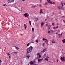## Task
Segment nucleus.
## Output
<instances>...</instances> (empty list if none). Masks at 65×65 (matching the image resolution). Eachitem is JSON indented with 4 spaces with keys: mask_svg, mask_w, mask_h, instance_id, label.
<instances>
[{
    "mask_svg": "<svg viewBox=\"0 0 65 65\" xmlns=\"http://www.w3.org/2000/svg\"><path fill=\"white\" fill-rule=\"evenodd\" d=\"M62 52H63L64 51V49H62Z\"/></svg>",
    "mask_w": 65,
    "mask_h": 65,
    "instance_id": "09e8293b",
    "label": "nucleus"
},
{
    "mask_svg": "<svg viewBox=\"0 0 65 65\" xmlns=\"http://www.w3.org/2000/svg\"><path fill=\"white\" fill-rule=\"evenodd\" d=\"M37 7V6L35 5L34 6H33L32 7V8H35V7Z\"/></svg>",
    "mask_w": 65,
    "mask_h": 65,
    "instance_id": "dca6fc26",
    "label": "nucleus"
},
{
    "mask_svg": "<svg viewBox=\"0 0 65 65\" xmlns=\"http://www.w3.org/2000/svg\"><path fill=\"white\" fill-rule=\"evenodd\" d=\"M41 57V56L40 55H39L38 57H36V58L37 59H39V58H40Z\"/></svg>",
    "mask_w": 65,
    "mask_h": 65,
    "instance_id": "f8f14e48",
    "label": "nucleus"
},
{
    "mask_svg": "<svg viewBox=\"0 0 65 65\" xmlns=\"http://www.w3.org/2000/svg\"><path fill=\"white\" fill-rule=\"evenodd\" d=\"M40 3H42V0H40Z\"/></svg>",
    "mask_w": 65,
    "mask_h": 65,
    "instance_id": "bb28decb",
    "label": "nucleus"
},
{
    "mask_svg": "<svg viewBox=\"0 0 65 65\" xmlns=\"http://www.w3.org/2000/svg\"><path fill=\"white\" fill-rule=\"evenodd\" d=\"M9 58H10V56H9Z\"/></svg>",
    "mask_w": 65,
    "mask_h": 65,
    "instance_id": "0e129e2a",
    "label": "nucleus"
},
{
    "mask_svg": "<svg viewBox=\"0 0 65 65\" xmlns=\"http://www.w3.org/2000/svg\"><path fill=\"white\" fill-rule=\"evenodd\" d=\"M5 5H6V4H3L2 6H5Z\"/></svg>",
    "mask_w": 65,
    "mask_h": 65,
    "instance_id": "cd10ccee",
    "label": "nucleus"
},
{
    "mask_svg": "<svg viewBox=\"0 0 65 65\" xmlns=\"http://www.w3.org/2000/svg\"><path fill=\"white\" fill-rule=\"evenodd\" d=\"M27 53H31V52L32 51V50H31L29 48H28L27 49Z\"/></svg>",
    "mask_w": 65,
    "mask_h": 65,
    "instance_id": "7ed1b4c3",
    "label": "nucleus"
},
{
    "mask_svg": "<svg viewBox=\"0 0 65 65\" xmlns=\"http://www.w3.org/2000/svg\"><path fill=\"white\" fill-rule=\"evenodd\" d=\"M63 29V28H61V30L62 29Z\"/></svg>",
    "mask_w": 65,
    "mask_h": 65,
    "instance_id": "052dcab7",
    "label": "nucleus"
},
{
    "mask_svg": "<svg viewBox=\"0 0 65 65\" xmlns=\"http://www.w3.org/2000/svg\"><path fill=\"white\" fill-rule=\"evenodd\" d=\"M29 24H30L31 23V21H30L29 22Z\"/></svg>",
    "mask_w": 65,
    "mask_h": 65,
    "instance_id": "3c124183",
    "label": "nucleus"
},
{
    "mask_svg": "<svg viewBox=\"0 0 65 65\" xmlns=\"http://www.w3.org/2000/svg\"><path fill=\"white\" fill-rule=\"evenodd\" d=\"M13 53H14V54H17V53H18V52H13L12 53V54H13Z\"/></svg>",
    "mask_w": 65,
    "mask_h": 65,
    "instance_id": "4be33fe9",
    "label": "nucleus"
},
{
    "mask_svg": "<svg viewBox=\"0 0 65 65\" xmlns=\"http://www.w3.org/2000/svg\"><path fill=\"white\" fill-rule=\"evenodd\" d=\"M60 6H57V8H58V9H60Z\"/></svg>",
    "mask_w": 65,
    "mask_h": 65,
    "instance_id": "393cba45",
    "label": "nucleus"
},
{
    "mask_svg": "<svg viewBox=\"0 0 65 65\" xmlns=\"http://www.w3.org/2000/svg\"><path fill=\"white\" fill-rule=\"evenodd\" d=\"M33 65H38V64H34Z\"/></svg>",
    "mask_w": 65,
    "mask_h": 65,
    "instance_id": "603ef678",
    "label": "nucleus"
},
{
    "mask_svg": "<svg viewBox=\"0 0 65 65\" xmlns=\"http://www.w3.org/2000/svg\"><path fill=\"white\" fill-rule=\"evenodd\" d=\"M32 32H34V28H32Z\"/></svg>",
    "mask_w": 65,
    "mask_h": 65,
    "instance_id": "c756f323",
    "label": "nucleus"
},
{
    "mask_svg": "<svg viewBox=\"0 0 65 65\" xmlns=\"http://www.w3.org/2000/svg\"><path fill=\"white\" fill-rule=\"evenodd\" d=\"M45 38H43V41H44V40H45Z\"/></svg>",
    "mask_w": 65,
    "mask_h": 65,
    "instance_id": "ea45409f",
    "label": "nucleus"
},
{
    "mask_svg": "<svg viewBox=\"0 0 65 65\" xmlns=\"http://www.w3.org/2000/svg\"><path fill=\"white\" fill-rule=\"evenodd\" d=\"M62 42H63V43H65V39H64L62 40Z\"/></svg>",
    "mask_w": 65,
    "mask_h": 65,
    "instance_id": "aec40b11",
    "label": "nucleus"
},
{
    "mask_svg": "<svg viewBox=\"0 0 65 65\" xmlns=\"http://www.w3.org/2000/svg\"><path fill=\"white\" fill-rule=\"evenodd\" d=\"M1 60H0V65H1Z\"/></svg>",
    "mask_w": 65,
    "mask_h": 65,
    "instance_id": "c85d7f7f",
    "label": "nucleus"
},
{
    "mask_svg": "<svg viewBox=\"0 0 65 65\" xmlns=\"http://www.w3.org/2000/svg\"><path fill=\"white\" fill-rule=\"evenodd\" d=\"M40 13H43V12L42 11H40Z\"/></svg>",
    "mask_w": 65,
    "mask_h": 65,
    "instance_id": "72a5a7b5",
    "label": "nucleus"
},
{
    "mask_svg": "<svg viewBox=\"0 0 65 65\" xmlns=\"http://www.w3.org/2000/svg\"><path fill=\"white\" fill-rule=\"evenodd\" d=\"M44 4L45 5H48V2H46Z\"/></svg>",
    "mask_w": 65,
    "mask_h": 65,
    "instance_id": "a211bd4d",
    "label": "nucleus"
},
{
    "mask_svg": "<svg viewBox=\"0 0 65 65\" xmlns=\"http://www.w3.org/2000/svg\"><path fill=\"white\" fill-rule=\"evenodd\" d=\"M45 42H46V44H48V40L46 41H45Z\"/></svg>",
    "mask_w": 65,
    "mask_h": 65,
    "instance_id": "412c9836",
    "label": "nucleus"
},
{
    "mask_svg": "<svg viewBox=\"0 0 65 65\" xmlns=\"http://www.w3.org/2000/svg\"><path fill=\"white\" fill-rule=\"evenodd\" d=\"M33 64H34V62H32V61H31L30 63V64H31V65H32Z\"/></svg>",
    "mask_w": 65,
    "mask_h": 65,
    "instance_id": "5701e85b",
    "label": "nucleus"
},
{
    "mask_svg": "<svg viewBox=\"0 0 65 65\" xmlns=\"http://www.w3.org/2000/svg\"><path fill=\"white\" fill-rule=\"evenodd\" d=\"M43 58H42V59H38V61L39 62H40H40H41V61H43Z\"/></svg>",
    "mask_w": 65,
    "mask_h": 65,
    "instance_id": "6e6552de",
    "label": "nucleus"
},
{
    "mask_svg": "<svg viewBox=\"0 0 65 65\" xmlns=\"http://www.w3.org/2000/svg\"><path fill=\"white\" fill-rule=\"evenodd\" d=\"M52 13L53 14H55V13H54V12H52Z\"/></svg>",
    "mask_w": 65,
    "mask_h": 65,
    "instance_id": "13d9d810",
    "label": "nucleus"
},
{
    "mask_svg": "<svg viewBox=\"0 0 65 65\" xmlns=\"http://www.w3.org/2000/svg\"><path fill=\"white\" fill-rule=\"evenodd\" d=\"M56 29H58V26H57L56 27Z\"/></svg>",
    "mask_w": 65,
    "mask_h": 65,
    "instance_id": "c03bdc74",
    "label": "nucleus"
},
{
    "mask_svg": "<svg viewBox=\"0 0 65 65\" xmlns=\"http://www.w3.org/2000/svg\"><path fill=\"white\" fill-rule=\"evenodd\" d=\"M28 53V52H27L26 54V55H25V58H26V59H29L30 58V54Z\"/></svg>",
    "mask_w": 65,
    "mask_h": 65,
    "instance_id": "f257e3e1",
    "label": "nucleus"
},
{
    "mask_svg": "<svg viewBox=\"0 0 65 65\" xmlns=\"http://www.w3.org/2000/svg\"><path fill=\"white\" fill-rule=\"evenodd\" d=\"M55 19V20H57V19L56 18V19Z\"/></svg>",
    "mask_w": 65,
    "mask_h": 65,
    "instance_id": "5fc2aeb1",
    "label": "nucleus"
},
{
    "mask_svg": "<svg viewBox=\"0 0 65 65\" xmlns=\"http://www.w3.org/2000/svg\"><path fill=\"white\" fill-rule=\"evenodd\" d=\"M35 20L36 21H38L39 20V18H36L35 19Z\"/></svg>",
    "mask_w": 65,
    "mask_h": 65,
    "instance_id": "1a4fd4ad",
    "label": "nucleus"
},
{
    "mask_svg": "<svg viewBox=\"0 0 65 65\" xmlns=\"http://www.w3.org/2000/svg\"><path fill=\"white\" fill-rule=\"evenodd\" d=\"M61 5H62V6H64V5H63V3L62 2H61Z\"/></svg>",
    "mask_w": 65,
    "mask_h": 65,
    "instance_id": "a878e982",
    "label": "nucleus"
},
{
    "mask_svg": "<svg viewBox=\"0 0 65 65\" xmlns=\"http://www.w3.org/2000/svg\"><path fill=\"white\" fill-rule=\"evenodd\" d=\"M37 55H40V54H39V53H37Z\"/></svg>",
    "mask_w": 65,
    "mask_h": 65,
    "instance_id": "a19ab883",
    "label": "nucleus"
},
{
    "mask_svg": "<svg viewBox=\"0 0 65 65\" xmlns=\"http://www.w3.org/2000/svg\"><path fill=\"white\" fill-rule=\"evenodd\" d=\"M53 28H54V29L55 30H56V27H53Z\"/></svg>",
    "mask_w": 65,
    "mask_h": 65,
    "instance_id": "c9c22d12",
    "label": "nucleus"
},
{
    "mask_svg": "<svg viewBox=\"0 0 65 65\" xmlns=\"http://www.w3.org/2000/svg\"><path fill=\"white\" fill-rule=\"evenodd\" d=\"M42 11V10L41 9L40 10V11Z\"/></svg>",
    "mask_w": 65,
    "mask_h": 65,
    "instance_id": "49530a36",
    "label": "nucleus"
},
{
    "mask_svg": "<svg viewBox=\"0 0 65 65\" xmlns=\"http://www.w3.org/2000/svg\"><path fill=\"white\" fill-rule=\"evenodd\" d=\"M62 54H63V55H64V54H65V53H63V52H62Z\"/></svg>",
    "mask_w": 65,
    "mask_h": 65,
    "instance_id": "a18cd8bd",
    "label": "nucleus"
},
{
    "mask_svg": "<svg viewBox=\"0 0 65 65\" xmlns=\"http://www.w3.org/2000/svg\"><path fill=\"white\" fill-rule=\"evenodd\" d=\"M58 35L59 37H61L62 36V34L61 33V34H59Z\"/></svg>",
    "mask_w": 65,
    "mask_h": 65,
    "instance_id": "9b49d317",
    "label": "nucleus"
},
{
    "mask_svg": "<svg viewBox=\"0 0 65 65\" xmlns=\"http://www.w3.org/2000/svg\"><path fill=\"white\" fill-rule=\"evenodd\" d=\"M23 1H25V0H22Z\"/></svg>",
    "mask_w": 65,
    "mask_h": 65,
    "instance_id": "338daca9",
    "label": "nucleus"
},
{
    "mask_svg": "<svg viewBox=\"0 0 65 65\" xmlns=\"http://www.w3.org/2000/svg\"><path fill=\"white\" fill-rule=\"evenodd\" d=\"M28 48L31 50H32V49H33V47H32V46H30Z\"/></svg>",
    "mask_w": 65,
    "mask_h": 65,
    "instance_id": "2eb2a0df",
    "label": "nucleus"
},
{
    "mask_svg": "<svg viewBox=\"0 0 65 65\" xmlns=\"http://www.w3.org/2000/svg\"><path fill=\"white\" fill-rule=\"evenodd\" d=\"M39 7H41V4L39 5Z\"/></svg>",
    "mask_w": 65,
    "mask_h": 65,
    "instance_id": "4c0bfd02",
    "label": "nucleus"
},
{
    "mask_svg": "<svg viewBox=\"0 0 65 65\" xmlns=\"http://www.w3.org/2000/svg\"><path fill=\"white\" fill-rule=\"evenodd\" d=\"M63 4H64V5H65V3H63Z\"/></svg>",
    "mask_w": 65,
    "mask_h": 65,
    "instance_id": "bf43d9fd",
    "label": "nucleus"
},
{
    "mask_svg": "<svg viewBox=\"0 0 65 65\" xmlns=\"http://www.w3.org/2000/svg\"><path fill=\"white\" fill-rule=\"evenodd\" d=\"M48 29L49 30V29H50V27L49 26H48Z\"/></svg>",
    "mask_w": 65,
    "mask_h": 65,
    "instance_id": "f704fd0d",
    "label": "nucleus"
},
{
    "mask_svg": "<svg viewBox=\"0 0 65 65\" xmlns=\"http://www.w3.org/2000/svg\"><path fill=\"white\" fill-rule=\"evenodd\" d=\"M60 9H61V10H64V9H65L63 7V6H60Z\"/></svg>",
    "mask_w": 65,
    "mask_h": 65,
    "instance_id": "0eeeda50",
    "label": "nucleus"
},
{
    "mask_svg": "<svg viewBox=\"0 0 65 65\" xmlns=\"http://www.w3.org/2000/svg\"><path fill=\"white\" fill-rule=\"evenodd\" d=\"M48 25V24H46V27H47V26Z\"/></svg>",
    "mask_w": 65,
    "mask_h": 65,
    "instance_id": "de8ad7c7",
    "label": "nucleus"
},
{
    "mask_svg": "<svg viewBox=\"0 0 65 65\" xmlns=\"http://www.w3.org/2000/svg\"><path fill=\"white\" fill-rule=\"evenodd\" d=\"M27 25H26V24H25V29H26L27 28Z\"/></svg>",
    "mask_w": 65,
    "mask_h": 65,
    "instance_id": "6ab92c4d",
    "label": "nucleus"
},
{
    "mask_svg": "<svg viewBox=\"0 0 65 65\" xmlns=\"http://www.w3.org/2000/svg\"><path fill=\"white\" fill-rule=\"evenodd\" d=\"M46 20H47V19H45V21H46Z\"/></svg>",
    "mask_w": 65,
    "mask_h": 65,
    "instance_id": "680f3d73",
    "label": "nucleus"
},
{
    "mask_svg": "<svg viewBox=\"0 0 65 65\" xmlns=\"http://www.w3.org/2000/svg\"><path fill=\"white\" fill-rule=\"evenodd\" d=\"M58 34V33H56V34Z\"/></svg>",
    "mask_w": 65,
    "mask_h": 65,
    "instance_id": "6e6d98bb",
    "label": "nucleus"
},
{
    "mask_svg": "<svg viewBox=\"0 0 65 65\" xmlns=\"http://www.w3.org/2000/svg\"><path fill=\"white\" fill-rule=\"evenodd\" d=\"M25 17H27L28 19H30V18L29 17H30V16L29 15V14L28 13H26L25 14Z\"/></svg>",
    "mask_w": 65,
    "mask_h": 65,
    "instance_id": "20e7f679",
    "label": "nucleus"
},
{
    "mask_svg": "<svg viewBox=\"0 0 65 65\" xmlns=\"http://www.w3.org/2000/svg\"><path fill=\"white\" fill-rule=\"evenodd\" d=\"M52 25H54V23H52Z\"/></svg>",
    "mask_w": 65,
    "mask_h": 65,
    "instance_id": "79ce46f5",
    "label": "nucleus"
},
{
    "mask_svg": "<svg viewBox=\"0 0 65 65\" xmlns=\"http://www.w3.org/2000/svg\"><path fill=\"white\" fill-rule=\"evenodd\" d=\"M33 24L34 25V23H33Z\"/></svg>",
    "mask_w": 65,
    "mask_h": 65,
    "instance_id": "e2e57ef3",
    "label": "nucleus"
},
{
    "mask_svg": "<svg viewBox=\"0 0 65 65\" xmlns=\"http://www.w3.org/2000/svg\"><path fill=\"white\" fill-rule=\"evenodd\" d=\"M7 54L8 55V56H9L10 55V54H9V53H7Z\"/></svg>",
    "mask_w": 65,
    "mask_h": 65,
    "instance_id": "58836bf2",
    "label": "nucleus"
},
{
    "mask_svg": "<svg viewBox=\"0 0 65 65\" xmlns=\"http://www.w3.org/2000/svg\"><path fill=\"white\" fill-rule=\"evenodd\" d=\"M45 40L46 41L47 40V39H45Z\"/></svg>",
    "mask_w": 65,
    "mask_h": 65,
    "instance_id": "864d4df0",
    "label": "nucleus"
},
{
    "mask_svg": "<svg viewBox=\"0 0 65 65\" xmlns=\"http://www.w3.org/2000/svg\"><path fill=\"white\" fill-rule=\"evenodd\" d=\"M36 42H37V43L38 42V40H37L36 41Z\"/></svg>",
    "mask_w": 65,
    "mask_h": 65,
    "instance_id": "37998d69",
    "label": "nucleus"
},
{
    "mask_svg": "<svg viewBox=\"0 0 65 65\" xmlns=\"http://www.w3.org/2000/svg\"><path fill=\"white\" fill-rule=\"evenodd\" d=\"M47 1L49 3H50V4H55V3L53 2H52L50 0H47Z\"/></svg>",
    "mask_w": 65,
    "mask_h": 65,
    "instance_id": "f03ea898",
    "label": "nucleus"
},
{
    "mask_svg": "<svg viewBox=\"0 0 65 65\" xmlns=\"http://www.w3.org/2000/svg\"><path fill=\"white\" fill-rule=\"evenodd\" d=\"M48 58H49V57H48L47 58H46L45 60H46V61H48Z\"/></svg>",
    "mask_w": 65,
    "mask_h": 65,
    "instance_id": "ddd939ff",
    "label": "nucleus"
},
{
    "mask_svg": "<svg viewBox=\"0 0 65 65\" xmlns=\"http://www.w3.org/2000/svg\"><path fill=\"white\" fill-rule=\"evenodd\" d=\"M52 43H56V42L55 41V40H52Z\"/></svg>",
    "mask_w": 65,
    "mask_h": 65,
    "instance_id": "4468645a",
    "label": "nucleus"
},
{
    "mask_svg": "<svg viewBox=\"0 0 65 65\" xmlns=\"http://www.w3.org/2000/svg\"><path fill=\"white\" fill-rule=\"evenodd\" d=\"M44 45H45V43H43V45H42L44 46Z\"/></svg>",
    "mask_w": 65,
    "mask_h": 65,
    "instance_id": "2f4dec72",
    "label": "nucleus"
},
{
    "mask_svg": "<svg viewBox=\"0 0 65 65\" xmlns=\"http://www.w3.org/2000/svg\"><path fill=\"white\" fill-rule=\"evenodd\" d=\"M30 25H31V27H32V25H31V24H30Z\"/></svg>",
    "mask_w": 65,
    "mask_h": 65,
    "instance_id": "4d7b16f0",
    "label": "nucleus"
},
{
    "mask_svg": "<svg viewBox=\"0 0 65 65\" xmlns=\"http://www.w3.org/2000/svg\"><path fill=\"white\" fill-rule=\"evenodd\" d=\"M44 24V23H43L42 22L41 23V27H42V26H43V25Z\"/></svg>",
    "mask_w": 65,
    "mask_h": 65,
    "instance_id": "f3484780",
    "label": "nucleus"
},
{
    "mask_svg": "<svg viewBox=\"0 0 65 65\" xmlns=\"http://www.w3.org/2000/svg\"><path fill=\"white\" fill-rule=\"evenodd\" d=\"M24 26H25V24L24 25Z\"/></svg>",
    "mask_w": 65,
    "mask_h": 65,
    "instance_id": "774afa93",
    "label": "nucleus"
},
{
    "mask_svg": "<svg viewBox=\"0 0 65 65\" xmlns=\"http://www.w3.org/2000/svg\"><path fill=\"white\" fill-rule=\"evenodd\" d=\"M61 60L63 62H65V57H61Z\"/></svg>",
    "mask_w": 65,
    "mask_h": 65,
    "instance_id": "39448f33",
    "label": "nucleus"
},
{
    "mask_svg": "<svg viewBox=\"0 0 65 65\" xmlns=\"http://www.w3.org/2000/svg\"><path fill=\"white\" fill-rule=\"evenodd\" d=\"M23 15H24V16H25V14H24Z\"/></svg>",
    "mask_w": 65,
    "mask_h": 65,
    "instance_id": "69168bd1",
    "label": "nucleus"
},
{
    "mask_svg": "<svg viewBox=\"0 0 65 65\" xmlns=\"http://www.w3.org/2000/svg\"><path fill=\"white\" fill-rule=\"evenodd\" d=\"M14 47H15L16 50H19V48H18V47H16V46H15Z\"/></svg>",
    "mask_w": 65,
    "mask_h": 65,
    "instance_id": "b1692460",
    "label": "nucleus"
},
{
    "mask_svg": "<svg viewBox=\"0 0 65 65\" xmlns=\"http://www.w3.org/2000/svg\"><path fill=\"white\" fill-rule=\"evenodd\" d=\"M45 50H46V48H45L42 51L41 53H44V52H45V51H46Z\"/></svg>",
    "mask_w": 65,
    "mask_h": 65,
    "instance_id": "9d476101",
    "label": "nucleus"
},
{
    "mask_svg": "<svg viewBox=\"0 0 65 65\" xmlns=\"http://www.w3.org/2000/svg\"><path fill=\"white\" fill-rule=\"evenodd\" d=\"M29 45H30V43H28V44H27V46H29Z\"/></svg>",
    "mask_w": 65,
    "mask_h": 65,
    "instance_id": "7c9ffc66",
    "label": "nucleus"
},
{
    "mask_svg": "<svg viewBox=\"0 0 65 65\" xmlns=\"http://www.w3.org/2000/svg\"><path fill=\"white\" fill-rule=\"evenodd\" d=\"M62 18H65V17L64 16H62Z\"/></svg>",
    "mask_w": 65,
    "mask_h": 65,
    "instance_id": "8fccbe9b",
    "label": "nucleus"
},
{
    "mask_svg": "<svg viewBox=\"0 0 65 65\" xmlns=\"http://www.w3.org/2000/svg\"><path fill=\"white\" fill-rule=\"evenodd\" d=\"M48 33L50 34L51 33V31H48Z\"/></svg>",
    "mask_w": 65,
    "mask_h": 65,
    "instance_id": "473e14b6",
    "label": "nucleus"
},
{
    "mask_svg": "<svg viewBox=\"0 0 65 65\" xmlns=\"http://www.w3.org/2000/svg\"><path fill=\"white\" fill-rule=\"evenodd\" d=\"M57 63H58V62H59V60H58V59L57 60Z\"/></svg>",
    "mask_w": 65,
    "mask_h": 65,
    "instance_id": "e433bc0d",
    "label": "nucleus"
},
{
    "mask_svg": "<svg viewBox=\"0 0 65 65\" xmlns=\"http://www.w3.org/2000/svg\"><path fill=\"white\" fill-rule=\"evenodd\" d=\"M14 1V0H7V1L8 2V3H10L11 2H12V1Z\"/></svg>",
    "mask_w": 65,
    "mask_h": 65,
    "instance_id": "423d86ee",
    "label": "nucleus"
}]
</instances>
